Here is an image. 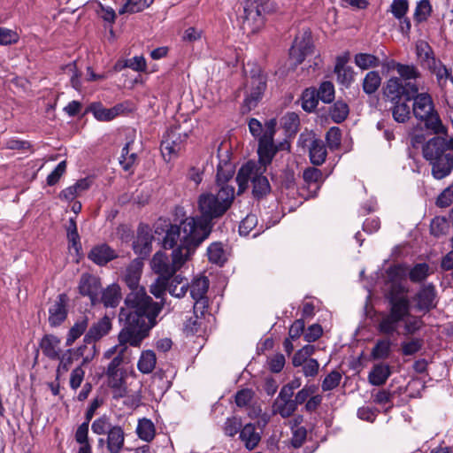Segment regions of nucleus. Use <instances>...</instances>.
Segmentation results:
<instances>
[{
  "mask_svg": "<svg viewBox=\"0 0 453 453\" xmlns=\"http://www.w3.org/2000/svg\"><path fill=\"white\" fill-rule=\"evenodd\" d=\"M142 267V261L135 258L123 274V281L130 292L119 309V321L123 322L120 340L132 344H139L150 335V330L157 324V317L164 305L162 302L154 301L145 288L140 285Z\"/></svg>",
  "mask_w": 453,
  "mask_h": 453,
  "instance_id": "f257e3e1",
  "label": "nucleus"
},
{
  "mask_svg": "<svg viewBox=\"0 0 453 453\" xmlns=\"http://www.w3.org/2000/svg\"><path fill=\"white\" fill-rule=\"evenodd\" d=\"M234 200V188L222 184L216 193L201 194L198 197L199 217H188L184 219V232L194 234L196 242H203L211 234L212 220L221 218L232 206Z\"/></svg>",
  "mask_w": 453,
  "mask_h": 453,
  "instance_id": "f03ea898",
  "label": "nucleus"
},
{
  "mask_svg": "<svg viewBox=\"0 0 453 453\" xmlns=\"http://www.w3.org/2000/svg\"><path fill=\"white\" fill-rule=\"evenodd\" d=\"M407 293L408 289L402 284H391L386 294L388 310L379 316L377 329L380 334H399V328L403 326V334L412 335L424 326L421 317L411 313V302Z\"/></svg>",
  "mask_w": 453,
  "mask_h": 453,
  "instance_id": "7ed1b4c3",
  "label": "nucleus"
},
{
  "mask_svg": "<svg viewBox=\"0 0 453 453\" xmlns=\"http://www.w3.org/2000/svg\"><path fill=\"white\" fill-rule=\"evenodd\" d=\"M423 157L431 165L432 176L442 180L453 171V137L435 136L423 146Z\"/></svg>",
  "mask_w": 453,
  "mask_h": 453,
  "instance_id": "20e7f679",
  "label": "nucleus"
},
{
  "mask_svg": "<svg viewBox=\"0 0 453 453\" xmlns=\"http://www.w3.org/2000/svg\"><path fill=\"white\" fill-rule=\"evenodd\" d=\"M195 244H185L180 249H174L172 252V261L163 251H157L154 254L150 266L153 272L159 274L160 277L170 279L180 270L185 263L189 260L194 254Z\"/></svg>",
  "mask_w": 453,
  "mask_h": 453,
  "instance_id": "39448f33",
  "label": "nucleus"
},
{
  "mask_svg": "<svg viewBox=\"0 0 453 453\" xmlns=\"http://www.w3.org/2000/svg\"><path fill=\"white\" fill-rule=\"evenodd\" d=\"M266 166L264 164L259 162L257 164L253 161H249L243 165L236 176L239 189L241 191L244 190L249 181H250L252 183V194L255 198L261 199L270 194L271 186L269 180L263 175Z\"/></svg>",
  "mask_w": 453,
  "mask_h": 453,
  "instance_id": "423d86ee",
  "label": "nucleus"
},
{
  "mask_svg": "<svg viewBox=\"0 0 453 453\" xmlns=\"http://www.w3.org/2000/svg\"><path fill=\"white\" fill-rule=\"evenodd\" d=\"M276 120L270 119L265 123V128L257 119H250L249 121V129L250 134L258 138L257 153L259 163L268 165L278 151L277 146L273 142L275 134Z\"/></svg>",
  "mask_w": 453,
  "mask_h": 453,
  "instance_id": "0eeeda50",
  "label": "nucleus"
},
{
  "mask_svg": "<svg viewBox=\"0 0 453 453\" xmlns=\"http://www.w3.org/2000/svg\"><path fill=\"white\" fill-rule=\"evenodd\" d=\"M263 11V6L256 0L246 1L242 16V29L244 33L255 34L263 27L265 23Z\"/></svg>",
  "mask_w": 453,
  "mask_h": 453,
  "instance_id": "6e6552de",
  "label": "nucleus"
},
{
  "mask_svg": "<svg viewBox=\"0 0 453 453\" xmlns=\"http://www.w3.org/2000/svg\"><path fill=\"white\" fill-rule=\"evenodd\" d=\"M184 219L180 222V226L177 225H167V228L165 230V234L162 241V245L164 249L172 250L180 249L185 244L191 243L195 244L194 252L197 249V247L203 242H196V240L192 234H186L184 232Z\"/></svg>",
  "mask_w": 453,
  "mask_h": 453,
  "instance_id": "1a4fd4ad",
  "label": "nucleus"
},
{
  "mask_svg": "<svg viewBox=\"0 0 453 453\" xmlns=\"http://www.w3.org/2000/svg\"><path fill=\"white\" fill-rule=\"evenodd\" d=\"M188 137V133L181 131L180 127H174L169 129L164 135L160 146L163 157H165L168 156L167 160H171L172 157H176L184 148Z\"/></svg>",
  "mask_w": 453,
  "mask_h": 453,
  "instance_id": "9d476101",
  "label": "nucleus"
},
{
  "mask_svg": "<svg viewBox=\"0 0 453 453\" xmlns=\"http://www.w3.org/2000/svg\"><path fill=\"white\" fill-rule=\"evenodd\" d=\"M266 88V76L257 70L247 80L245 87V99L244 104L249 110L256 107L257 103L261 100L263 94Z\"/></svg>",
  "mask_w": 453,
  "mask_h": 453,
  "instance_id": "9b49d317",
  "label": "nucleus"
},
{
  "mask_svg": "<svg viewBox=\"0 0 453 453\" xmlns=\"http://www.w3.org/2000/svg\"><path fill=\"white\" fill-rule=\"evenodd\" d=\"M78 290L80 295L89 298L92 305L99 304L98 296L102 292L101 279L96 275L84 273L80 277Z\"/></svg>",
  "mask_w": 453,
  "mask_h": 453,
  "instance_id": "f8f14e48",
  "label": "nucleus"
},
{
  "mask_svg": "<svg viewBox=\"0 0 453 453\" xmlns=\"http://www.w3.org/2000/svg\"><path fill=\"white\" fill-rule=\"evenodd\" d=\"M118 339L119 344L109 349L105 354L109 357L111 355L118 352L117 356H115L108 365L106 374L116 375V373H119V367L120 365L129 362L130 353L128 347L127 346V344L133 347H140L142 342V341H141L139 344H132L129 342H121L120 332L119 333Z\"/></svg>",
  "mask_w": 453,
  "mask_h": 453,
  "instance_id": "ddd939ff",
  "label": "nucleus"
},
{
  "mask_svg": "<svg viewBox=\"0 0 453 453\" xmlns=\"http://www.w3.org/2000/svg\"><path fill=\"white\" fill-rule=\"evenodd\" d=\"M436 297L435 287L432 283L422 286L413 297L415 309L424 314L429 312L437 305Z\"/></svg>",
  "mask_w": 453,
  "mask_h": 453,
  "instance_id": "4468645a",
  "label": "nucleus"
},
{
  "mask_svg": "<svg viewBox=\"0 0 453 453\" xmlns=\"http://www.w3.org/2000/svg\"><path fill=\"white\" fill-rule=\"evenodd\" d=\"M312 52V42L311 32L305 31L301 35H297L289 50L290 58L296 65H300L306 56Z\"/></svg>",
  "mask_w": 453,
  "mask_h": 453,
  "instance_id": "2eb2a0df",
  "label": "nucleus"
},
{
  "mask_svg": "<svg viewBox=\"0 0 453 453\" xmlns=\"http://www.w3.org/2000/svg\"><path fill=\"white\" fill-rule=\"evenodd\" d=\"M68 296L59 294L49 308V324L52 327L60 326L67 318Z\"/></svg>",
  "mask_w": 453,
  "mask_h": 453,
  "instance_id": "dca6fc26",
  "label": "nucleus"
},
{
  "mask_svg": "<svg viewBox=\"0 0 453 453\" xmlns=\"http://www.w3.org/2000/svg\"><path fill=\"white\" fill-rule=\"evenodd\" d=\"M111 321L108 316L103 317L94 323L86 333L83 342L88 344L95 343L111 330Z\"/></svg>",
  "mask_w": 453,
  "mask_h": 453,
  "instance_id": "f3484780",
  "label": "nucleus"
},
{
  "mask_svg": "<svg viewBox=\"0 0 453 453\" xmlns=\"http://www.w3.org/2000/svg\"><path fill=\"white\" fill-rule=\"evenodd\" d=\"M117 257L116 251L105 243L93 247L88 254V257L100 266L105 265Z\"/></svg>",
  "mask_w": 453,
  "mask_h": 453,
  "instance_id": "a211bd4d",
  "label": "nucleus"
},
{
  "mask_svg": "<svg viewBox=\"0 0 453 453\" xmlns=\"http://www.w3.org/2000/svg\"><path fill=\"white\" fill-rule=\"evenodd\" d=\"M60 344L61 340L59 337L54 334H45L41 339L39 346L45 357L51 360H57L62 353Z\"/></svg>",
  "mask_w": 453,
  "mask_h": 453,
  "instance_id": "6ab92c4d",
  "label": "nucleus"
},
{
  "mask_svg": "<svg viewBox=\"0 0 453 453\" xmlns=\"http://www.w3.org/2000/svg\"><path fill=\"white\" fill-rule=\"evenodd\" d=\"M98 299L99 303H103L105 308H116L122 299L120 286L117 283H112L105 288H102Z\"/></svg>",
  "mask_w": 453,
  "mask_h": 453,
  "instance_id": "aec40b11",
  "label": "nucleus"
},
{
  "mask_svg": "<svg viewBox=\"0 0 453 453\" xmlns=\"http://www.w3.org/2000/svg\"><path fill=\"white\" fill-rule=\"evenodd\" d=\"M125 445L124 429L115 425L106 434V448L109 453H120Z\"/></svg>",
  "mask_w": 453,
  "mask_h": 453,
  "instance_id": "412c9836",
  "label": "nucleus"
},
{
  "mask_svg": "<svg viewBox=\"0 0 453 453\" xmlns=\"http://www.w3.org/2000/svg\"><path fill=\"white\" fill-rule=\"evenodd\" d=\"M413 103V114L414 116L422 120L427 118L429 113L434 111V104L432 98L427 94H419L414 99Z\"/></svg>",
  "mask_w": 453,
  "mask_h": 453,
  "instance_id": "4be33fe9",
  "label": "nucleus"
},
{
  "mask_svg": "<svg viewBox=\"0 0 453 453\" xmlns=\"http://www.w3.org/2000/svg\"><path fill=\"white\" fill-rule=\"evenodd\" d=\"M152 235L148 230L139 229L137 237L133 243L134 250L141 257H147L151 251Z\"/></svg>",
  "mask_w": 453,
  "mask_h": 453,
  "instance_id": "5701e85b",
  "label": "nucleus"
},
{
  "mask_svg": "<svg viewBox=\"0 0 453 453\" xmlns=\"http://www.w3.org/2000/svg\"><path fill=\"white\" fill-rule=\"evenodd\" d=\"M122 108L121 104L115 105L112 108H104L100 103H97L92 104L89 106V111L97 120L111 121L120 113Z\"/></svg>",
  "mask_w": 453,
  "mask_h": 453,
  "instance_id": "b1692460",
  "label": "nucleus"
},
{
  "mask_svg": "<svg viewBox=\"0 0 453 453\" xmlns=\"http://www.w3.org/2000/svg\"><path fill=\"white\" fill-rule=\"evenodd\" d=\"M239 437L249 450L254 449L261 441V435L256 431V426L252 423H248L242 426Z\"/></svg>",
  "mask_w": 453,
  "mask_h": 453,
  "instance_id": "393cba45",
  "label": "nucleus"
},
{
  "mask_svg": "<svg viewBox=\"0 0 453 453\" xmlns=\"http://www.w3.org/2000/svg\"><path fill=\"white\" fill-rule=\"evenodd\" d=\"M390 367L386 364L375 365L369 372V382L375 386L383 385L390 376Z\"/></svg>",
  "mask_w": 453,
  "mask_h": 453,
  "instance_id": "a878e982",
  "label": "nucleus"
},
{
  "mask_svg": "<svg viewBox=\"0 0 453 453\" xmlns=\"http://www.w3.org/2000/svg\"><path fill=\"white\" fill-rule=\"evenodd\" d=\"M404 93L402 80L396 77L390 78L384 88V95L390 101H400Z\"/></svg>",
  "mask_w": 453,
  "mask_h": 453,
  "instance_id": "bb28decb",
  "label": "nucleus"
},
{
  "mask_svg": "<svg viewBox=\"0 0 453 453\" xmlns=\"http://www.w3.org/2000/svg\"><path fill=\"white\" fill-rule=\"evenodd\" d=\"M157 364V357L153 350H142L137 362L138 370L143 374H149L153 372Z\"/></svg>",
  "mask_w": 453,
  "mask_h": 453,
  "instance_id": "cd10ccee",
  "label": "nucleus"
},
{
  "mask_svg": "<svg viewBox=\"0 0 453 453\" xmlns=\"http://www.w3.org/2000/svg\"><path fill=\"white\" fill-rule=\"evenodd\" d=\"M326 154L324 142L319 139H314L310 145L311 162L315 165H320L325 162Z\"/></svg>",
  "mask_w": 453,
  "mask_h": 453,
  "instance_id": "c85d7f7f",
  "label": "nucleus"
},
{
  "mask_svg": "<svg viewBox=\"0 0 453 453\" xmlns=\"http://www.w3.org/2000/svg\"><path fill=\"white\" fill-rule=\"evenodd\" d=\"M210 281L206 276L200 275L193 279L190 286V295L192 298L207 297Z\"/></svg>",
  "mask_w": 453,
  "mask_h": 453,
  "instance_id": "c756f323",
  "label": "nucleus"
},
{
  "mask_svg": "<svg viewBox=\"0 0 453 453\" xmlns=\"http://www.w3.org/2000/svg\"><path fill=\"white\" fill-rule=\"evenodd\" d=\"M134 141H128L122 149L119 164L125 171H129L137 161V154L133 151Z\"/></svg>",
  "mask_w": 453,
  "mask_h": 453,
  "instance_id": "7c9ffc66",
  "label": "nucleus"
},
{
  "mask_svg": "<svg viewBox=\"0 0 453 453\" xmlns=\"http://www.w3.org/2000/svg\"><path fill=\"white\" fill-rule=\"evenodd\" d=\"M136 434L138 437L147 442L151 441L156 434L155 426L149 418L139 419L136 427Z\"/></svg>",
  "mask_w": 453,
  "mask_h": 453,
  "instance_id": "2f4dec72",
  "label": "nucleus"
},
{
  "mask_svg": "<svg viewBox=\"0 0 453 453\" xmlns=\"http://www.w3.org/2000/svg\"><path fill=\"white\" fill-rule=\"evenodd\" d=\"M169 293L175 297L184 296L188 289V282L181 275H175L170 282H167Z\"/></svg>",
  "mask_w": 453,
  "mask_h": 453,
  "instance_id": "473e14b6",
  "label": "nucleus"
},
{
  "mask_svg": "<svg viewBox=\"0 0 453 453\" xmlns=\"http://www.w3.org/2000/svg\"><path fill=\"white\" fill-rule=\"evenodd\" d=\"M88 326V319L87 317L78 319L68 331L65 345L72 346L74 342L84 334Z\"/></svg>",
  "mask_w": 453,
  "mask_h": 453,
  "instance_id": "72a5a7b5",
  "label": "nucleus"
},
{
  "mask_svg": "<svg viewBox=\"0 0 453 453\" xmlns=\"http://www.w3.org/2000/svg\"><path fill=\"white\" fill-rule=\"evenodd\" d=\"M381 84V77L377 71L368 72L363 80V90L367 95L374 94Z\"/></svg>",
  "mask_w": 453,
  "mask_h": 453,
  "instance_id": "f704fd0d",
  "label": "nucleus"
},
{
  "mask_svg": "<svg viewBox=\"0 0 453 453\" xmlns=\"http://www.w3.org/2000/svg\"><path fill=\"white\" fill-rule=\"evenodd\" d=\"M90 186V181L88 179L79 180L74 185L70 186L64 189L60 196L65 200H73L76 197V196L80 195L81 192L87 190Z\"/></svg>",
  "mask_w": 453,
  "mask_h": 453,
  "instance_id": "c9c22d12",
  "label": "nucleus"
},
{
  "mask_svg": "<svg viewBox=\"0 0 453 453\" xmlns=\"http://www.w3.org/2000/svg\"><path fill=\"white\" fill-rule=\"evenodd\" d=\"M354 62L362 70L378 67L380 59L378 57L368 53H357L355 55Z\"/></svg>",
  "mask_w": 453,
  "mask_h": 453,
  "instance_id": "e433bc0d",
  "label": "nucleus"
},
{
  "mask_svg": "<svg viewBox=\"0 0 453 453\" xmlns=\"http://www.w3.org/2000/svg\"><path fill=\"white\" fill-rule=\"evenodd\" d=\"M88 343L84 342V344L81 345L76 349H68V353L73 354L75 359L82 357V365H86L89 363L96 355L95 343H91L92 346L90 348L88 347Z\"/></svg>",
  "mask_w": 453,
  "mask_h": 453,
  "instance_id": "4c0bfd02",
  "label": "nucleus"
},
{
  "mask_svg": "<svg viewBox=\"0 0 453 453\" xmlns=\"http://www.w3.org/2000/svg\"><path fill=\"white\" fill-rule=\"evenodd\" d=\"M349 105L343 101H336L331 107L329 115L335 123H342L349 115Z\"/></svg>",
  "mask_w": 453,
  "mask_h": 453,
  "instance_id": "58836bf2",
  "label": "nucleus"
},
{
  "mask_svg": "<svg viewBox=\"0 0 453 453\" xmlns=\"http://www.w3.org/2000/svg\"><path fill=\"white\" fill-rule=\"evenodd\" d=\"M274 413L279 414L281 418H287L291 417L297 410V405L294 400L280 401L275 400L273 403Z\"/></svg>",
  "mask_w": 453,
  "mask_h": 453,
  "instance_id": "ea45409f",
  "label": "nucleus"
},
{
  "mask_svg": "<svg viewBox=\"0 0 453 453\" xmlns=\"http://www.w3.org/2000/svg\"><path fill=\"white\" fill-rule=\"evenodd\" d=\"M422 120L425 121L426 127L432 130L434 134H447V127L441 123L440 117L434 111L428 114L427 118H424Z\"/></svg>",
  "mask_w": 453,
  "mask_h": 453,
  "instance_id": "a19ab883",
  "label": "nucleus"
},
{
  "mask_svg": "<svg viewBox=\"0 0 453 453\" xmlns=\"http://www.w3.org/2000/svg\"><path fill=\"white\" fill-rule=\"evenodd\" d=\"M154 0H127V3L119 9V14L136 13L148 8Z\"/></svg>",
  "mask_w": 453,
  "mask_h": 453,
  "instance_id": "79ce46f5",
  "label": "nucleus"
},
{
  "mask_svg": "<svg viewBox=\"0 0 453 453\" xmlns=\"http://www.w3.org/2000/svg\"><path fill=\"white\" fill-rule=\"evenodd\" d=\"M317 89L314 88H306L302 95V106L306 111L311 112L319 104V96H316Z\"/></svg>",
  "mask_w": 453,
  "mask_h": 453,
  "instance_id": "37998d69",
  "label": "nucleus"
},
{
  "mask_svg": "<svg viewBox=\"0 0 453 453\" xmlns=\"http://www.w3.org/2000/svg\"><path fill=\"white\" fill-rule=\"evenodd\" d=\"M391 65L396 68L397 73L405 81H416L420 76L419 72L414 65H403L395 61H392Z\"/></svg>",
  "mask_w": 453,
  "mask_h": 453,
  "instance_id": "c03bdc74",
  "label": "nucleus"
},
{
  "mask_svg": "<svg viewBox=\"0 0 453 453\" xmlns=\"http://www.w3.org/2000/svg\"><path fill=\"white\" fill-rule=\"evenodd\" d=\"M210 262L223 265L226 261L225 251L221 242H213L207 249Z\"/></svg>",
  "mask_w": 453,
  "mask_h": 453,
  "instance_id": "a18cd8bd",
  "label": "nucleus"
},
{
  "mask_svg": "<svg viewBox=\"0 0 453 453\" xmlns=\"http://www.w3.org/2000/svg\"><path fill=\"white\" fill-rule=\"evenodd\" d=\"M114 426L107 415H103L96 418L91 425V430L97 435L107 434Z\"/></svg>",
  "mask_w": 453,
  "mask_h": 453,
  "instance_id": "49530a36",
  "label": "nucleus"
},
{
  "mask_svg": "<svg viewBox=\"0 0 453 453\" xmlns=\"http://www.w3.org/2000/svg\"><path fill=\"white\" fill-rule=\"evenodd\" d=\"M303 180L308 185H314L316 189H319L320 184L323 182L322 172L315 167H308L303 173Z\"/></svg>",
  "mask_w": 453,
  "mask_h": 453,
  "instance_id": "de8ad7c7",
  "label": "nucleus"
},
{
  "mask_svg": "<svg viewBox=\"0 0 453 453\" xmlns=\"http://www.w3.org/2000/svg\"><path fill=\"white\" fill-rule=\"evenodd\" d=\"M395 105L392 108V115L394 119L398 123H404L410 119V106L405 103L395 101Z\"/></svg>",
  "mask_w": 453,
  "mask_h": 453,
  "instance_id": "09e8293b",
  "label": "nucleus"
},
{
  "mask_svg": "<svg viewBox=\"0 0 453 453\" xmlns=\"http://www.w3.org/2000/svg\"><path fill=\"white\" fill-rule=\"evenodd\" d=\"M432 5L428 0H421L417 4L414 12V19L417 23L426 21L432 13Z\"/></svg>",
  "mask_w": 453,
  "mask_h": 453,
  "instance_id": "8fccbe9b",
  "label": "nucleus"
},
{
  "mask_svg": "<svg viewBox=\"0 0 453 453\" xmlns=\"http://www.w3.org/2000/svg\"><path fill=\"white\" fill-rule=\"evenodd\" d=\"M429 270L430 267L426 263L417 264L411 269L409 278L412 282H421L429 275Z\"/></svg>",
  "mask_w": 453,
  "mask_h": 453,
  "instance_id": "3c124183",
  "label": "nucleus"
},
{
  "mask_svg": "<svg viewBox=\"0 0 453 453\" xmlns=\"http://www.w3.org/2000/svg\"><path fill=\"white\" fill-rule=\"evenodd\" d=\"M391 351V342L388 339L379 340L372 348V356L374 359H386Z\"/></svg>",
  "mask_w": 453,
  "mask_h": 453,
  "instance_id": "603ef678",
  "label": "nucleus"
},
{
  "mask_svg": "<svg viewBox=\"0 0 453 453\" xmlns=\"http://www.w3.org/2000/svg\"><path fill=\"white\" fill-rule=\"evenodd\" d=\"M417 54L424 61L428 68H432V65H435L436 59L431 47L426 42H420L417 45Z\"/></svg>",
  "mask_w": 453,
  "mask_h": 453,
  "instance_id": "864d4df0",
  "label": "nucleus"
},
{
  "mask_svg": "<svg viewBox=\"0 0 453 453\" xmlns=\"http://www.w3.org/2000/svg\"><path fill=\"white\" fill-rule=\"evenodd\" d=\"M316 96L325 104H329L334 99V87L331 81H324L317 89Z\"/></svg>",
  "mask_w": 453,
  "mask_h": 453,
  "instance_id": "5fc2aeb1",
  "label": "nucleus"
},
{
  "mask_svg": "<svg viewBox=\"0 0 453 453\" xmlns=\"http://www.w3.org/2000/svg\"><path fill=\"white\" fill-rule=\"evenodd\" d=\"M424 344V341L421 338H411L409 341H403L401 342V350L404 356H412L418 352Z\"/></svg>",
  "mask_w": 453,
  "mask_h": 453,
  "instance_id": "6e6d98bb",
  "label": "nucleus"
},
{
  "mask_svg": "<svg viewBox=\"0 0 453 453\" xmlns=\"http://www.w3.org/2000/svg\"><path fill=\"white\" fill-rule=\"evenodd\" d=\"M342 372L334 370L328 373L322 381L321 388L323 391H330L337 388L342 380Z\"/></svg>",
  "mask_w": 453,
  "mask_h": 453,
  "instance_id": "4d7b16f0",
  "label": "nucleus"
},
{
  "mask_svg": "<svg viewBox=\"0 0 453 453\" xmlns=\"http://www.w3.org/2000/svg\"><path fill=\"white\" fill-rule=\"evenodd\" d=\"M242 428V418L236 416L227 418L224 424V433L229 437H234L240 433Z\"/></svg>",
  "mask_w": 453,
  "mask_h": 453,
  "instance_id": "13d9d810",
  "label": "nucleus"
},
{
  "mask_svg": "<svg viewBox=\"0 0 453 453\" xmlns=\"http://www.w3.org/2000/svg\"><path fill=\"white\" fill-rule=\"evenodd\" d=\"M408 10V0H393L389 11L396 19L401 20L404 18Z\"/></svg>",
  "mask_w": 453,
  "mask_h": 453,
  "instance_id": "bf43d9fd",
  "label": "nucleus"
},
{
  "mask_svg": "<svg viewBox=\"0 0 453 453\" xmlns=\"http://www.w3.org/2000/svg\"><path fill=\"white\" fill-rule=\"evenodd\" d=\"M282 126L288 133L297 132L299 126V116L295 112H288L281 119Z\"/></svg>",
  "mask_w": 453,
  "mask_h": 453,
  "instance_id": "052dcab7",
  "label": "nucleus"
},
{
  "mask_svg": "<svg viewBox=\"0 0 453 453\" xmlns=\"http://www.w3.org/2000/svg\"><path fill=\"white\" fill-rule=\"evenodd\" d=\"M339 83L349 87L354 81V71L352 67H345L334 70Z\"/></svg>",
  "mask_w": 453,
  "mask_h": 453,
  "instance_id": "680f3d73",
  "label": "nucleus"
},
{
  "mask_svg": "<svg viewBox=\"0 0 453 453\" xmlns=\"http://www.w3.org/2000/svg\"><path fill=\"white\" fill-rule=\"evenodd\" d=\"M342 133L339 127H331L326 135V142L330 149H337L341 144Z\"/></svg>",
  "mask_w": 453,
  "mask_h": 453,
  "instance_id": "e2e57ef3",
  "label": "nucleus"
},
{
  "mask_svg": "<svg viewBox=\"0 0 453 453\" xmlns=\"http://www.w3.org/2000/svg\"><path fill=\"white\" fill-rule=\"evenodd\" d=\"M317 390V387L314 385L311 386H304L301 390H299L296 395L294 402L298 406L303 403H306L309 397L313 395Z\"/></svg>",
  "mask_w": 453,
  "mask_h": 453,
  "instance_id": "0e129e2a",
  "label": "nucleus"
},
{
  "mask_svg": "<svg viewBox=\"0 0 453 453\" xmlns=\"http://www.w3.org/2000/svg\"><path fill=\"white\" fill-rule=\"evenodd\" d=\"M453 203V184L446 188L437 197L436 205L441 208L449 206Z\"/></svg>",
  "mask_w": 453,
  "mask_h": 453,
  "instance_id": "69168bd1",
  "label": "nucleus"
},
{
  "mask_svg": "<svg viewBox=\"0 0 453 453\" xmlns=\"http://www.w3.org/2000/svg\"><path fill=\"white\" fill-rule=\"evenodd\" d=\"M66 171V161H61L57 167L48 175L47 177V184L49 186H53L58 182L61 176Z\"/></svg>",
  "mask_w": 453,
  "mask_h": 453,
  "instance_id": "338daca9",
  "label": "nucleus"
},
{
  "mask_svg": "<svg viewBox=\"0 0 453 453\" xmlns=\"http://www.w3.org/2000/svg\"><path fill=\"white\" fill-rule=\"evenodd\" d=\"M307 430L303 426L296 427L292 434V437L290 440L291 445L295 449H298L303 446L306 440Z\"/></svg>",
  "mask_w": 453,
  "mask_h": 453,
  "instance_id": "774afa93",
  "label": "nucleus"
}]
</instances>
